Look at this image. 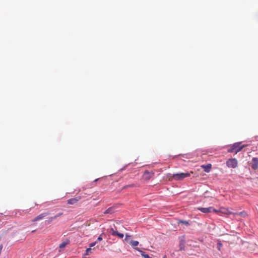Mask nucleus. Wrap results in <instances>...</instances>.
<instances>
[{
    "mask_svg": "<svg viewBox=\"0 0 258 258\" xmlns=\"http://www.w3.org/2000/svg\"><path fill=\"white\" fill-rule=\"evenodd\" d=\"M192 173L193 172L190 171V172L175 173L172 174V175H171V174H168L167 175V177L169 180H171V179H174L175 180H181L186 177L190 176V174Z\"/></svg>",
    "mask_w": 258,
    "mask_h": 258,
    "instance_id": "obj_1",
    "label": "nucleus"
},
{
    "mask_svg": "<svg viewBox=\"0 0 258 258\" xmlns=\"http://www.w3.org/2000/svg\"><path fill=\"white\" fill-rule=\"evenodd\" d=\"M241 142L235 143L232 145L231 148L228 149V152L229 153H232L235 152V154H236L237 153L241 151V150L244 147H246L247 145H243L240 146Z\"/></svg>",
    "mask_w": 258,
    "mask_h": 258,
    "instance_id": "obj_2",
    "label": "nucleus"
},
{
    "mask_svg": "<svg viewBox=\"0 0 258 258\" xmlns=\"http://www.w3.org/2000/svg\"><path fill=\"white\" fill-rule=\"evenodd\" d=\"M226 165L229 168H234L237 166V161L235 158L230 159L227 161Z\"/></svg>",
    "mask_w": 258,
    "mask_h": 258,
    "instance_id": "obj_3",
    "label": "nucleus"
},
{
    "mask_svg": "<svg viewBox=\"0 0 258 258\" xmlns=\"http://www.w3.org/2000/svg\"><path fill=\"white\" fill-rule=\"evenodd\" d=\"M154 175V172H149V171L146 170L144 172L143 175V178L146 180H149Z\"/></svg>",
    "mask_w": 258,
    "mask_h": 258,
    "instance_id": "obj_4",
    "label": "nucleus"
},
{
    "mask_svg": "<svg viewBox=\"0 0 258 258\" xmlns=\"http://www.w3.org/2000/svg\"><path fill=\"white\" fill-rule=\"evenodd\" d=\"M49 214L48 212H44L43 213L38 216H36L34 219L32 220V222H36L37 221L41 220L44 218L46 216H48Z\"/></svg>",
    "mask_w": 258,
    "mask_h": 258,
    "instance_id": "obj_5",
    "label": "nucleus"
},
{
    "mask_svg": "<svg viewBox=\"0 0 258 258\" xmlns=\"http://www.w3.org/2000/svg\"><path fill=\"white\" fill-rule=\"evenodd\" d=\"M81 198L80 196H78L77 197L72 198L67 201V204L69 205H75L76 204L78 201L81 200Z\"/></svg>",
    "mask_w": 258,
    "mask_h": 258,
    "instance_id": "obj_6",
    "label": "nucleus"
},
{
    "mask_svg": "<svg viewBox=\"0 0 258 258\" xmlns=\"http://www.w3.org/2000/svg\"><path fill=\"white\" fill-rule=\"evenodd\" d=\"M251 168L253 170L258 169V158H253L251 160Z\"/></svg>",
    "mask_w": 258,
    "mask_h": 258,
    "instance_id": "obj_7",
    "label": "nucleus"
},
{
    "mask_svg": "<svg viewBox=\"0 0 258 258\" xmlns=\"http://www.w3.org/2000/svg\"><path fill=\"white\" fill-rule=\"evenodd\" d=\"M110 233L113 236H117L120 238H122L124 235L122 233H120L117 231L114 230L113 228H111L110 230Z\"/></svg>",
    "mask_w": 258,
    "mask_h": 258,
    "instance_id": "obj_8",
    "label": "nucleus"
},
{
    "mask_svg": "<svg viewBox=\"0 0 258 258\" xmlns=\"http://www.w3.org/2000/svg\"><path fill=\"white\" fill-rule=\"evenodd\" d=\"M212 209H213L212 207H210L208 208H202V207L198 208V210H199V211H201L202 212H203L204 213H209L212 212Z\"/></svg>",
    "mask_w": 258,
    "mask_h": 258,
    "instance_id": "obj_9",
    "label": "nucleus"
},
{
    "mask_svg": "<svg viewBox=\"0 0 258 258\" xmlns=\"http://www.w3.org/2000/svg\"><path fill=\"white\" fill-rule=\"evenodd\" d=\"M220 212L224 214H233V213L230 212L228 209H226L224 208H221L220 210Z\"/></svg>",
    "mask_w": 258,
    "mask_h": 258,
    "instance_id": "obj_10",
    "label": "nucleus"
},
{
    "mask_svg": "<svg viewBox=\"0 0 258 258\" xmlns=\"http://www.w3.org/2000/svg\"><path fill=\"white\" fill-rule=\"evenodd\" d=\"M135 249L138 250L139 252H140L141 255L144 258H152V257H150L148 254H146L145 252H144L143 251L141 250L139 248H135Z\"/></svg>",
    "mask_w": 258,
    "mask_h": 258,
    "instance_id": "obj_11",
    "label": "nucleus"
},
{
    "mask_svg": "<svg viewBox=\"0 0 258 258\" xmlns=\"http://www.w3.org/2000/svg\"><path fill=\"white\" fill-rule=\"evenodd\" d=\"M212 167V165L210 164H209L206 165H202V168H203L205 172H210Z\"/></svg>",
    "mask_w": 258,
    "mask_h": 258,
    "instance_id": "obj_12",
    "label": "nucleus"
},
{
    "mask_svg": "<svg viewBox=\"0 0 258 258\" xmlns=\"http://www.w3.org/2000/svg\"><path fill=\"white\" fill-rule=\"evenodd\" d=\"M63 215V213L61 212V213H59L58 214H57V215H55L53 217H50L49 218V222H52V221H53L55 219L62 216Z\"/></svg>",
    "mask_w": 258,
    "mask_h": 258,
    "instance_id": "obj_13",
    "label": "nucleus"
},
{
    "mask_svg": "<svg viewBox=\"0 0 258 258\" xmlns=\"http://www.w3.org/2000/svg\"><path fill=\"white\" fill-rule=\"evenodd\" d=\"M114 212V208L113 207H109L104 212V214H112Z\"/></svg>",
    "mask_w": 258,
    "mask_h": 258,
    "instance_id": "obj_14",
    "label": "nucleus"
},
{
    "mask_svg": "<svg viewBox=\"0 0 258 258\" xmlns=\"http://www.w3.org/2000/svg\"><path fill=\"white\" fill-rule=\"evenodd\" d=\"M233 215H238L243 217L247 216L246 213L244 211H242L239 213H233Z\"/></svg>",
    "mask_w": 258,
    "mask_h": 258,
    "instance_id": "obj_15",
    "label": "nucleus"
},
{
    "mask_svg": "<svg viewBox=\"0 0 258 258\" xmlns=\"http://www.w3.org/2000/svg\"><path fill=\"white\" fill-rule=\"evenodd\" d=\"M130 244L132 245V246L135 247V246L138 245L139 242L138 241L131 240L130 241Z\"/></svg>",
    "mask_w": 258,
    "mask_h": 258,
    "instance_id": "obj_16",
    "label": "nucleus"
},
{
    "mask_svg": "<svg viewBox=\"0 0 258 258\" xmlns=\"http://www.w3.org/2000/svg\"><path fill=\"white\" fill-rule=\"evenodd\" d=\"M68 243L66 242H62L59 246V247L60 248H63L66 247V246L67 245Z\"/></svg>",
    "mask_w": 258,
    "mask_h": 258,
    "instance_id": "obj_17",
    "label": "nucleus"
},
{
    "mask_svg": "<svg viewBox=\"0 0 258 258\" xmlns=\"http://www.w3.org/2000/svg\"><path fill=\"white\" fill-rule=\"evenodd\" d=\"M91 250H92V249L90 247L87 248V249L86 250V255L90 254L91 253Z\"/></svg>",
    "mask_w": 258,
    "mask_h": 258,
    "instance_id": "obj_18",
    "label": "nucleus"
},
{
    "mask_svg": "<svg viewBox=\"0 0 258 258\" xmlns=\"http://www.w3.org/2000/svg\"><path fill=\"white\" fill-rule=\"evenodd\" d=\"M131 237V236L130 235H125V238L124 239V241H126V242H128L130 239V238Z\"/></svg>",
    "mask_w": 258,
    "mask_h": 258,
    "instance_id": "obj_19",
    "label": "nucleus"
},
{
    "mask_svg": "<svg viewBox=\"0 0 258 258\" xmlns=\"http://www.w3.org/2000/svg\"><path fill=\"white\" fill-rule=\"evenodd\" d=\"M96 242H92V243H91L90 244H89V247L90 248H91L92 247H93L94 246H95L96 244Z\"/></svg>",
    "mask_w": 258,
    "mask_h": 258,
    "instance_id": "obj_20",
    "label": "nucleus"
},
{
    "mask_svg": "<svg viewBox=\"0 0 258 258\" xmlns=\"http://www.w3.org/2000/svg\"><path fill=\"white\" fill-rule=\"evenodd\" d=\"M179 223H183V224H185L186 225H189V223H188V222L187 221H180L179 222Z\"/></svg>",
    "mask_w": 258,
    "mask_h": 258,
    "instance_id": "obj_21",
    "label": "nucleus"
},
{
    "mask_svg": "<svg viewBox=\"0 0 258 258\" xmlns=\"http://www.w3.org/2000/svg\"><path fill=\"white\" fill-rule=\"evenodd\" d=\"M135 186V184H130V185H126L124 187V188H126V187H134Z\"/></svg>",
    "mask_w": 258,
    "mask_h": 258,
    "instance_id": "obj_22",
    "label": "nucleus"
},
{
    "mask_svg": "<svg viewBox=\"0 0 258 258\" xmlns=\"http://www.w3.org/2000/svg\"><path fill=\"white\" fill-rule=\"evenodd\" d=\"M218 250H220L221 247L222 246V244L219 242L218 243Z\"/></svg>",
    "mask_w": 258,
    "mask_h": 258,
    "instance_id": "obj_23",
    "label": "nucleus"
},
{
    "mask_svg": "<svg viewBox=\"0 0 258 258\" xmlns=\"http://www.w3.org/2000/svg\"><path fill=\"white\" fill-rule=\"evenodd\" d=\"M212 212H214L215 213H218V212H220V210L218 211L215 209H214V208H213V209H212Z\"/></svg>",
    "mask_w": 258,
    "mask_h": 258,
    "instance_id": "obj_24",
    "label": "nucleus"
},
{
    "mask_svg": "<svg viewBox=\"0 0 258 258\" xmlns=\"http://www.w3.org/2000/svg\"><path fill=\"white\" fill-rule=\"evenodd\" d=\"M98 241H101L102 240V238L101 237V235H100L97 238Z\"/></svg>",
    "mask_w": 258,
    "mask_h": 258,
    "instance_id": "obj_25",
    "label": "nucleus"
},
{
    "mask_svg": "<svg viewBox=\"0 0 258 258\" xmlns=\"http://www.w3.org/2000/svg\"><path fill=\"white\" fill-rule=\"evenodd\" d=\"M180 250H184V247H183V245H182L181 244H180Z\"/></svg>",
    "mask_w": 258,
    "mask_h": 258,
    "instance_id": "obj_26",
    "label": "nucleus"
},
{
    "mask_svg": "<svg viewBox=\"0 0 258 258\" xmlns=\"http://www.w3.org/2000/svg\"><path fill=\"white\" fill-rule=\"evenodd\" d=\"M97 180H98V179H95L94 181H97Z\"/></svg>",
    "mask_w": 258,
    "mask_h": 258,
    "instance_id": "obj_27",
    "label": "nucleus"
},
{
    "mask_svg": "<svg viewBox=\"0 0 258 258\" xmlns=\"http://www.w3.org/2000/svg\"><path fill=\"white\" fill-rule=\"evenodd\" d=\"M163 258H166V256L165 255V256L163 257Z\"/></svg>",
    "mask_w": 258,
    "mask_h": 258,
    "instance_id": "obj_28",
    "label": "nucleus"
}]
</instances>
